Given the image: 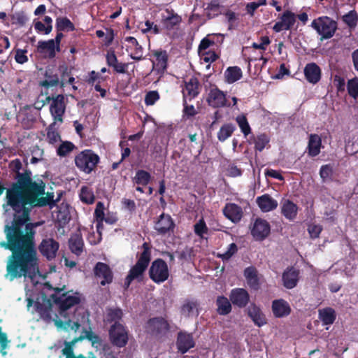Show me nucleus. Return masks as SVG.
Masks as SVG:
<instances>
[{
	"label": "nucleus",
	"instance_id": "obj_2",
	"mask_svg": "<svg viewBox=\"0 0 358 358\" xmlns=\"http://www.w3.org/2000/svg\"><path fill=\"white\" fill-rule=\"evenodd\" d=\"M15 178L16 182H13L6 191V196L10 197V201L13 204H18L19 199L22 201L34 189H38L40 179L33 180L31 172L29 170H26L24 173H17Z\"/></svg>",
	"mask_w": 358,
	"mask_h": 358
},
{
	"label": "nucleus",
	"instance_id": "obj_49",
	"mask_svg": "<svg viewBox=\"0 0 358 358\" xmlns=\"http://www.w3.org/2000/svg\"><path fill=\"white\" fill-rule=\"evenodd\" d=\"M76 148L75 145L70 141L62 142L57 149V154L59 157H66Z\"/></svg>",
	"mask_w": 358,
	"mask_h": 358
},
{
	"label": "nucleus",
	"instance_id": "obj_38",
	"mask_svg": "<svg viewBox=\"0 0 358 358\" xmlns=\"http://www.w3.org/2000/svg\"><path fill=\"white\" fill-rule=\"evenodd\" d=\"M242 76V70L236 66L228 67L224 72L225 80L228 83L236 82L241 78Z\"/></svg>",
	"mask_w": 358,
	"mask_h": 358
},
{
	"label": "nucleus",
	"instance_id": "obj_6",
	"mask_svg": "<svg viewBox=\"0 0 358 358\" xmlns=\"http://www.w3.org/2000/svg\"><path fill=\"white\" fill-rule=\"evenodd\" d=\"M74 161L76 167L80 171L90 174L99 163L100 157L93 150L86 149L76 155Z\"/></svg>",
	"mask_w": 358,
	"mask_h": 358
},
{
	"label": "nucleus",
	"instance_id": "obj_19",
	"mask_svg": "<svg viewBox=\"0 0 358 358\" xmlns=\"http://www.w3.org/2000/svg\"><path fill=\"white\" fill-rule=\"evenodd\" d=\"M229 299L234 306L245 308L250 301V295L243 288H234L230 292Z\"/></svg>",
	"mask_w": 358,
	"mask_h": 358
},
{
	"label": "nucleus",
	"instance_id": "obj_55",
	"mask_svg": "<svg viewBox=\"0 0 358 358\" xmlns=\"http://www.w3.org/2000/svg\"><path fill=\"white\" fill-rule=\"evenodd\" d=\"M208 227L203 219L199 220L194 226L195 234L201 238L203 236V234L208 233Z\"/></svg>",
	"mask_w": 358,
	"mask_h": 358
},
{
	"label": "nucleus",
	"instance_id": "obj_29",
	"mask_svg": "<svg viewBox=\"0 0 358 358\" xmlns=\"http://www.w3.org/2000/svg\"><path fill=\"white\" fill-rule=\"evenodd\" d=\"M322 148V138L315 134L309 136L308 143V154L311 157H315L320 153Z\"/></svg>",
	"mask_w": 358,
	"mask_h": 358
},
{
	"label": "nucleus",
	"instance_id": "obj_16",
	"mask_svg": "<svg viewBox=\"0 0 358 358\" xmlns=\"http://www.w3.org/2000/svg\"><path fill=\"white\" fill-rule=\"evenodd\" d=\"M164 11L166 15L162 14L161 19L163 28L166 31L176 29L182 22V17L171 8H166Z\"/></svg>",
	"mask_w": 358,
	"mask_h": 358
},
{
	"label": "nucleus",
	"instance_id": "obj_41",
	"mask_svg": "<svg viewBox=\"0 0 358 358\" xmlns=\"http://www.w3.org/2000/svg\"><path fill=\"white\" fill-rule=\"evenodd\" d=\"M236 130V126L232 123L224 124L217 132V138L220 141L224 142L228 138H229L234 131Z\"/></svg>",
	"mask_w": 358,
	"mask_h": 358
},
{
	"label": "nucleus",
	"instance_id": "obj_28",
	"mask_svg": "<svg viewBox=\"0 0 358 358\" xmlns=\"http://www.w3.org/2000/svg\"><path fill=\"white\" fill-rule=\"evenodd\" d=\"M256 201L262 212H269L278 206L277 201L268 194L258 196Z\"/></svg>",
	"mask_w": 358,
	"mask_h": 358
},
{
	"label": "nucleus",
	"instance_id": "obj_7",
	"mask_svg": "<svg viewBox=\"0 0 358 358\" xmlns=\"http://www.w3.org/2000/svg\"><path fill=\"white\" fill-rule=\"evenodd\" d=\"M150 278L156 284L166 281L170 275L167 263L161 258L155 259L149 268Z\"/></svg>",
	"mask_w": 358,
	"mask_h": 358
},
{
	"label": "nucleus",
	"instance_id": "obj_34",
	"mask_svg": "<svg viewBox=\"0 0 358 358\" xmlns=\"http://www.w3.org/2000/svg\"><path fill=\"white\" fill-rule=\"evenodd\" d=\"M319 319L323 325L332 324L336 319V313L334 308L327 307L319 310Z\"/></svg>",
	"mask_w": 358,
	"mask_h": 358
},
{
	"label": "nucleus",
	"instance_id": "obj_31",
	"mask_svg": "<svg viewBox=\"0 0 358 358\" xmlns=\"http://www.w3.org/2000/svg\"><path fill=\"white\" fill-rule=\"evenodd\" d=\"M70 250L77 256L82 254L84 247V241L80 234H73L69 240Z\"/></svg>",
	"mask_w": 358,
	"mask_h": 358
},
{
	"label": "nucleus",
	"instance_id": "obj_10",
	"mask_svg": "<svg viewBox=\"0 0 358 358\" xmlns=\"http://www.w3.org/2000/svg\"><path fill=\"white\" fill-rule=\"evenodd\" d=\"M168 321L162 317H155L148 320L145 325L146 331L153 336H161L169 331Z\"/></svg>",
	"mask_w": 358,
	"mask_h": 358
},
{
	"label": "nucleus",
	"instance_id": "obj_26",
	"mask_svg": "<svg viewBox=\"0 0 358 358\" xmlns=\"http://www.w3.org/2000/svg\"><path fill=\"white\" fill-rule=\"evenodd\" d=\"M37 50L40 54L46 55L49 59H52L56 55L57 46L53 39L48 41H40L38 42Z\"/></svg>",
	"mask_w": 358,
	"mask_h": 358
},
{
	"label": "nucleus",
	"instance_id": "obj_43",
	"mask_svg": "<svg viewBox=\"0 0 358 358\" xmlns=\"http://www.w3.org/2000/svg\"><path fill=\"white\" fill-rule=\"evenodd\" d=\"M296 15L291 10H285L280 17V21L285 27V30H289L296 22Z\"/></svg>",
	"mask_w": 358,
	"mask_h": 358
},
{
	"label": "nucleus",
	"instance_id": "obj_1",
	"mask_svg": "<svg viewBox=\"0 0 358 358\" xmlns=\"http://www.w3.org/2000/svg\"><path fill=\"white\" fill-rule=\"evenodd\" d=\"M7 204L16 213L22 215H15L11 224L4 227L6 241L0 243V246L12 252L7 264L6 271L10 280L22 276L33 278L39 271L38 259L35 248L34 229L29 220L32 208L28 203H23L19 199L18 204H13L10 197L6 196Z\"/></svg>",
	"mask_w": 358,
	"mask_h": 358
},
{
	"label": "nucleus",
	"instance_id": "obj_8",
	"mask_svg": "<svg viewBox=\"0 0 358 358\" xmlns=\"http://www.w3.org/2000/svg\"><path fill=\"white\" fill-rule=\"evenodd\" d=\"M311 27L321 36V39H328L334 36L337 24L330 17L324 16L315 19L311 23Z\"/></svg>",
	"mask_w": 358,
	"mask_h": 358
},
{
	"label": "nucleus",
	"instance_id": "obj_64",
	"mask_svg": "<svg viewBox=\"0 0 358 358\" xmlns=\"http://www.w3.org/2000/svg\"><path fill=\"white\" fill-rule=\"evenodd\" d=\"M215 41L209 38V36L203 38L199 45V52H203L206 51L210 46L213 45Z\"/></svg>",
	"mask_w": 358,
	"mask_h": 358
},
{
	"label": "nucleus",
	"instance_id": "obj_35",
	"mask_svg": "<svg viewBox=\"0 0 358 358\" xmlns=\"http://www.w3.org/2000/svg\"><path fill=\"white\" fill-rule=\"evenodd\" d=\"M199 303L194 299H185L183 304L180 308V313L186 317H190L194 310L196 312V315H199L198 307Z\"/></svg>",
	"mask_w": 358,
	"mask_h": 358
},
{
	"label": "nucleus",
	"instance_id": "obj_12",
	"mask_svg": "<svg viewBox=\"0 0 358 358\" xmlns=\"http://www.w3.org/2000/svg\"><path fill=\"white\" fill-rule=\"evenodd\" d=\"M48 100L52 99L50 106V111L53 117L55 122H63V115L65 113L66 105L64 102V96L62 94H58L55 97H47Z\"/></svg>",
	"mask_w": 358,
	"mask_h": 358
},
{
	"label": "nucleus",
	"instance_id": "obj_50",
	"mask_svg": "<svg viewBox=\"0 0 358 358\" xmlns=\"http://www.w3.org/2000/svg\"><path fill=\"white\" fill-rule=\"evenodd\" d=\"M334 170L331 164L322 165L320 170V176L323 182H329L332 180Z\"/></svg>",
	"mask_w": 358,
	"mask_h": 358
},
{
	"label": "nucleus",
	"instance_id": "obj_45",
	"mask_svg": "<svg viewBox=\"0 0 358 358\" xmlns=\"http://www.w3.org/2000/svg\"><path fill=\"white\" fill-rule=\"evenodd\" d=\"M45 79L40 82V85L45 88L57 86L60 84L59 77L57 74H49L47 71L45 73Z\"/></svg>",
	"mask_w": 358,
	"mask_h": 358
},
{
	"label": "nucleus",
	"instance_id": "obj_33",
	"mask_svg": "<svg viewBox=\"0 0 358 358\" xmlns=\"http://www.w3.org/2000/svg\"><path fill=\"white\" fill-rule=\"evenodd\" d=\"M230 299L224 296H218L215 301L217 313L220 315H227L231 312V304Z\"/></svg>",
	"mask_w": 358,
	"mask_h": 358
},
{
	"label": "nucleus",
	"instance_id": "obj_51",
	"mask_svg": "<svg viewBox=\"0 0 358 358\" xmlns=\"http://www.w3.org/2000/svg\"><path fill=\"white\" fill-rule=\"evenodd\" d=\"M343 21L350 27L355 28L357 26L358 17L357 12L352 10L343 16Z\"/></svg>",
	"mask_w": 358,
	"mask_h": 358
},
{
	"label": "nucleus",
	"instance_id": "obj_63",
	"mask_svg": "<svg viewBox=\"0 0 358 358\" xmlns=\"http://www.w3.org/2000/svg\"><path fill=\"white\" fill-rule=\"evenodd\" d=\"M59 70L61 71V81L60 85L63 87L64 85L65 82L71 75V71L69 69L67 66H61L59 67Z\"/></svg>",
	"mask_w": 358,
	"mask_h": 358
},
{
	"label": "nucleus",
	"instance_id": "obj_32",
	"mask_svg": "<svg viewBox=\"0 0 358 358\" xmlns=\"http://www.w3.org/2000/svg\"><path fill=\"white\" fill-rule=\"evenodd\" d=\"M199 82L196 77H192L189 81L185 83V87L183 90V96H189V99L195 98L199 94Z\"/></svg>",
	"mask_w": 358,
	"mask_h": 358
},
{
	"label": "nucleus",
	"instance_id": "obj_54",
	"mask_svg": "<svg viewBox=\"0 0 358 358\" xmlns=\"http://www.w3.org/2000/svg\"><path fill=\"white\" fill-rule=\"evenodd\" d=\"M348 92L354 99L358 97V78H355L349 80L347 85Z\"/></svg>",
	"mask_w": 358,
	"mask_h": 358
},
{
	"label": "nucleus",
	"instance_id": "obj_59",
	"mask_svg": "<svg viewBox=\"0 0 358 358\" xmlns=\"http://www.w3.org/2000/svg\"><path fill=\"white\" fill-rule=\"evenodd\" d=\"M106 60L107 65L111 68H113L119 62L114 50L107 52Z\"/></svg>",
	"mask_w": 358,
	"mask_h": 358
},
{
	"label": "nucleus",
	"instance_id": "obj_4",
	"mask_svg": "<svg viewBox=\"0 0 358 358\" xmlns=\"http://www.w3.org/2000/svg\"><path fill=\"white\" fill-rule=\"evenodd\" d=\"M38 189H34L22 201L23 203H28L31 208L49 206L53 208L57 203L59 201V198L54 199L53 192H46L45 182L43 180H39L38 185Z\"/></svg>",
	"mask_w": 358,
	"mask_h": 358
},
{
	"label": "nucleus",
	"instance_id": "obj_22",
	"mask_svg": "<svg viewBox=\"0 0 358 358\" xmlns=\"http://www.w3.org/2000/svg\"><path fill=\"white\" fill-rule=\"evenodd\" d=\"M299 278V271L293 266L288 267L282 273L283 285L287 289H292L297 285Z\"/></svg>",
	"mask_w": 358,
	"mask_h": 358
},
{
	"label": "nucleus",
	"instance_id": "obj_21",
	"mask_svg": "<svg viewBox=\"0 0 358 358\" xmlns=\"http://www.w3.org/2000/svg\"><path fill=\"white\" fill-rule=\"evenodd\" d=\"M176 345L178 350L182 354H185L194 347L195 342L191 334L180 331L178 334Z\"/></svg>",
	"mask_w": 358,
	"mask_h": 358
},
{
	"label": "nucleus",
	"instance_id": "obj_46",
	"mask_svg": "<svg viewBox=\"0 0 358 358\" xmlns=\"http://www.w3.org/2000/svg\"><path fill=\"white\" fill-rule=\"evenodd\" d=\"M236 121L245 137L251 134V127L245 115H240L236 117Z\"/></svg>",
	"mask_w": 358,
	"mask_h": 358
},
{
	"label": "nucleus",
	"instance_id": "obj_30",
	"mask_svg": "<svg viewBox=\"0 0 358 358\" xmlns=\"http://www.w3.org/2000/svg\"><path fill=\"white\" fill-rule=\"evenodd\" d=\"M299 208L292 201L285 200L281 206L282 215L289 220H294L297 215Z\"/></svg>",
	"mask_w": 358,
	"mask_h": 358
},
{
	"label": "nucleus",
	"instance_id": "obj_39",
	"mask_svg": "<svg viewBox=\"0 0 358 358\" xmlns=\"http://www.w3.org/2000/svg\"><path fill=\"white\" fill-rule=\"evenodd\" d=\"M77 341H78V339H73L71 342L65 343V348L64 349H62V354L66 357V358H86V357L82 354H80L78 356H75V355L73 353V345ZM88 358H96V357L94 355L93 352H90L89 353Z\"/></svg>",
	"mask_w": 358,
	"mask_h": 358
},
{
	"label": "nucleus",
	"instance_id": "obj_27",
	"mask_svg": "<svg viewBox=\"0 0 358 358\" xmlns=\"http://www.w3.org/2000/svg\"><path fill=\"white\" fill-rule=\"evenodd\" d=\"M155 61L153 68L159 73H163L167 68L168 54L166 50H156L153 52Z\"/></svg>",
	"mask_w": 358,
	"mask_h": 358
},
{
	"label": "nucleus",
	"instance_id": "obj_24",
	"mask_svg": "<svg viewBox=\"0 0 358 358\" xmlns=\"http://www.w3.org/2000/svg\"><path fill=\"white\" fill-rule=\"evenodd\" d=\"M304 75L308 83L316 84L321 78V69L315 63H309L304 68Z\"/></svg>",
	"mask_w": 358,
	"mask_h": 358
},
{
	"label": "nucleus",
	"instance_id": "obj_11",
	"mask_svg": "<svg viewBox=\"0 0 358 358\" xmlns=\"http://www.w3.org/2000/svg\"><path fill=\"white\" fill-rule=\"evenodd\" d=\"M59 243L53 238L45 237L38 245V249L41 255L48 261L54 259L58 252Z\"/></svg>",
	"mask_w": 358,
	"mask_h": 358
},
{
	"label": "nucleus",
	"instance_id": "obj_57",
	"mask_svg": "<svg viewBox=\"0 0 358 358\" xmlns=\"http://www.w3.org/2000/svg\"><path fill=\"white\" fill-rule=\"evenodd\" d=\"M1 322L2 320L0 319V323ZM9 342L10 341L8 339L6 334L2 332L1 327H0V352L1 353L2 355H6L7 354L5 350L8 348Z\"/></svg>",
	"mask_w": 358,
	"mask_h": 358
},
{
	"label": "nucleus",
	"instance_id": "obj_47",
	"mask_svg": "<svg viewBox=\"0 0 358 358\" xmlns=\"http://www.w3.org/2000/svg\"><path fill=\"white\" fill-rule=\"evenodd\" d=\"M105 207L102 202L99 201L94 210V216L96 220V230L99 231V226H102V222L105 218L104 213Z\"/></svg>",
	"mask_w": 358,
	"mask_h": 358
},
{
	"label": "nucleus",
	"instance_id": "obj_5",
	"mask_svg": "<svg viewBox=\"0 0 358 358\" xmlns=\"http://www.w3.org/2000/svg\"><path fill=\"white\" fill-rule=\"evenodd\" d=\"M64 288L65 286H64L62 288H53L55 293L51 294V298L53 301V303H55L58 306L59 311L61 315L73 306L80 303L79 293L76 292L75 295H69V292L61 293L64 289Z\"/></svg>",
	"mask_w": 358,
	"mask_h": 358
},
{
	"label": "nucleus",
	"instance_id": "obj_48",
	"mask_svg": "<svg viewBox=\"0 0 358 358\" xmlns=\"http://www.w3.org/2000/svg\"><path fill=\"white\" fill-rule=\"evenodd\" d=\"M80 199L85 203L92 204L94 201L95 196L92 189L84 186L80 189Z\"/></svg>",
	"mask_w": 358,
	"mask_h": 358
},
{
	"label": "nucleus",
	"instance_id": "obj_58",
	"mask_svg": "<svg viewBox=\"0 0 358 358\" xmlns=\"http://www.w3.org/2000/svg\"><path fill=\"white\" fill-rule=\"evenodd\" d=\"M27 20V17L23 13H16L12 16L13 24H18L21 27L25 25Z\"/></svg>",
	"mask_w": 358,
	"mask_h": 358
},
{
	"label": "nucleus",
	"instance_id": "obj_15",
	"mask_svg": "<svg viewBox=\"0 0 358 358\" xmlns=\"http://www.w3.org/2000/svg\"><path fill=\"white\" fill-rule=\"evenodd\" d=\"M269 223L262 218H257L251 229V234L256 241H262L270 234Z\"/></svg>",
	"mask_w": 358,
	"mask_h": 358
},
{
	"label": "nucleus",
	"instance_id": "obj_9",
	"mask_svg": "<svg viewBox=\"0 0 358 358\" xmlns=\"http://www.w3.org/2000/svg\"><path fill=\"white\" fill-rule=\"evenodd\" d=\"M108 336L113 345L124 348L129 341V332L127 327L120 322L114 323L108 330Z\"/></svg>",
	"mask_w": 358,
	"mask_h": 358
},
{
	"label": "nucleus",
	"instance_id": "obj_53",
	"mask_svg": "<svg viewBox=\"0 0 358 358\" xmlns=\"http://www.w3.org/2000/svg\"><path fill=\"white\" fill-rule=\"evenodd\" d=\"M220 6L218 3L211 2L206 8L207 13L206 17L208 19H213L219 15H222V12L220 10Z\"/></svg>",
	"mask_w": 358,
	"mask_h": 358
},
{
	"label": "nucleus",
	"instance_id": "obj_62",
	"mask_svg": "<svg viewBox=\"0 0 358 358\" xmlns=\"http://www.w3.org/2000/svg\"><path fill=\"white\" fill-rule=\"evenodd\" d=\"M27 50L17 49L15 52V59L17 63L22 64L28 61V57L26 55Z\"/></svg>",
	"mask_w": 358,
	"mask_h": 358
},
{
	"label": "nucleus",
	"instance_id": "obj_14",
	"mask_svg": "<svg viewBox=\"0 0 358 358\" xmlns=\"http://www.w3.org/2000/svg\"><path fill=\"white\" fill-rule=\"evenodd\" d=\"M175 226V222L171 215L162 213L155 222L154 229L158 234L164 236L173 233Z\"/></svg>",
	"mask_w": 358,
	"mask_h": 358
},
{
	"label": "nucleus",
	"instance_id": "obj_42",
	"mask_svg": "<svg viewBox=\"0 0 358 358\" xmlns=\"http://www.w3.org/2000/svg\"><path fill=\"white\" fill-rule=\"evenodd\" d=\"M152 176L149 172L145 170H138L136 173L133 181L138 185H147L151 180Z\"/></svg>",
	"mask_w": 358,
	"mask_h": 358
},
{
	"label": "nucleus",
	"instance_id": "obj_37",
	"mask_svg": "<svg viewBox=\"0 0 358 358\" xmlns=\"http://www.w3.org/2000/svg\"><path fill=\"white\" fill-rule=\"evenodd\" d=\"M250 143L255 144V149L259 152H262L266 145L269 143L270 139L265 134H259L257 136L252 135L248 139Z\"/></svg>",
	"mask_w": 358,
	"mask_h": 358
},
{
	"label": "nucleus",
	"instance_id": "obj_40",
	"mask_svg": "<svg viewBox=\"0 0 358 358\" xmlns=\"http://www.w3.org/2000/svg\"><path fill=\"white\" fill-rule=\"evenodd\" d=\"M55 27L57 31H73L76 29L73 23L66 17H57Z\"/></svg>",
	"mask_w": 358,
	"mask_h": 358
},
{
	"label": "nucleus",
	"instance_id": "obj_56",
	"mask_svg": "<svg viewBox=\"0 0 358 358\" xmlns=\"http://www.w3.org/2000/svg\"><path fill=\"white\" fill-rule=\"evenodd\" d=\"M159 94L157 91H150L145 94V103L146 106H152L159 99Z\"/></svg>",
	"mask_w": 358,
	"mask_h": 358
},
{
	"label": "nucleus",
	"instance_id": "obj_61",
	"mask_svg": "<svg viewBox=\"0 0 358 358\" xmlns=\"http://www.w3.org/2000/svg\"><path fill=\"white\" fill-rule=\"evenodd\" d=\"M34 28L38 33H43L48 34L52 29V26H46L41 21H37L34 23Z\"/></svg>",
	"mask_w": 358,
	"mask_h": 358
},
{
	"label": "nucleus",
	"instance_id": "obj_60",
	"mask_svg": "<svg viewBox=\"0 0 358 358\" xmlns=\"http://www.w3.org/2000/svg\"><path fill=\"white\" fill-rule=\"evenodd\" d=\"M322 231V227L318 224L310 225L308 228V231L311 238L315 239L320 236V233Z\"/></svg>",
	"mask_w": 358,
	"mask_h": 358
},
{
	"label": "nucleus",
	"instance_id": "obj_17",
	"mask_svg": "<svg viewBox=\"0 0 358 358\" xmlns=\"http://www.w3.org/2000/svg\"><path fill=\"white\" fill-rule=\"evenodd\" d=\"M94 273L96 277L102 278L100 282L102 286L113 282V272L110 266L106 263L97 262L94 268Z\"/></svg>",
	"mask_w": 358,
	"mask_h": 358
},
{
	"label": "nucleus",
	"instance_id": "obj_18",
	"mask_svg": "<svg viewBox=\"0 0 358 358\" xmlns=\"http://www.w3.org/2000/svg\"><path fill=\"white\" fill-rule=\"evenodd\" d=\"M223 215L233 223H238L243 215L242 208L234 203H227L222 209Z\"/></svg>",
	"mask_w": 358,
	"mask_h": 358
},
{
	"label": "nucleus",
	"instance_id": "obj_20",
	"mask_svg": "<svg viewBox=\"0 0 358 358\" xmlns=\"http://www.w3.org/2000/svg\"><path fill=\"white\" fill-rule=\"evenodd\" d=\"M208 104L213 108H220L226 106V95L217 87L210 90L207 99Z\"/></svg>",
	"mask_w": 358,
	"mask_h": 358
},
{
	"label": "nucleus",
	"instance_id": "obj_44",
	"mask_svg": "<svg viewBox=\"0 0 358 358\" xmlns=\"http://www.w3.org/2000/svg\"><path fill=\"white\" fill-rule=\"evenodd\" d=\"M123 317V312L120 308H108L107 310L106 320L109 323L120 322Z\"/></svg>",
	"mask_w": 358,
	"mask_h": 358
},
{
	"label": "nucleus",
	"instance_id": "obj_23",
	"mask_svg": "<svg viewBox=\"0 0 358 358\" xmlns=\"http://www.w3.org/2000/svg\"><path fill=\"white\" fill-rule=\"evenodd\" d=\"M271 308L274 316L278 318L286 317L291 313L289 303L282 299L273 301Z\"/></svg>",
	"mask_w": 358,
	"mask_h": 358
},
{
	"label": "nucleus",
	"instance_id": "obj_13",
	"mask_svg": "<svg viewBox=\"0 0 358 358\" xmlns=\"http://www.w3.org/2000/svg\"><path fill=\"white\" fill-rule=\"evenodd\" d=\"M52 302L51 296L48 298L45 294H42L35 302L36 311L45 320H50L52 318Z\"/></svg>",
	"mask_w": 358,
	"mask_h": 358
},
{
	"label": "nucleus",
	"instance_id": "obj_52",
	"mask_svg": "<svg viewBox=\"0 0 358 358\" xmlns=\"http://www.w3.org/2000/svg\"><path fill=\"white\" fill-rule=\"evenodd\" d=\"M238 251L237 245L234 243H231L229 245L227 250L222 254L218 253L217 257L220 258L223 262L229 260Z\"/></svg>",
	"mask_w": 358,
	"mask_h": 358
},
{
	"label": "nucleus",
	"instance_id": "obj_3",
	"mask_svg": "<svg viewBox=\"0 0 358 358\" xmlns=\"http://www.w3.org/2000/svg\"><path fill=\"white\" fill-rule=\"evenodd\" d=\"M141 248L143 251L136 255L137 261L130 268L128 275L124 282V289H128L133 280L141 282L143 275L151 261V246L150 243L145 242Z\"/></svg>",
	"mask_w": 358,
	"mask_h": 358
},
{
	"label": "nucleus",
	"instance_id": "obj_25",
	"mask_svg": "<svg viewBox=\"0 0 358 358\" xmlns=\"http://www.w3.org/2000/svg\"><path fill=\"white\" fill-rule=\"evenodd\" d=\"M248 313L255 325L260 327L267 323L265 315L263 313L260 308L255 303H252L248 308Z\"/></svg>",
	"mask_w": 358,
	"mask_h": 358
},
{
	"label": "nucleus",
	"instance_id": "obj_36",
	"mask_svg": "<svg viewBox=\"0 0 358 358\" xmlns=\"http://www.w3.org/2000/svg\"><path fill=\"white\" fill-rule=\"evenodd\" d=\"M83 333L84 335H81L80 337L76 338L75 339H78V341L87 339L91 342L92 346L97 350L102 346L103 341L99 335L91 330H85Z\"/></svg>",
	"mask_w": 358,
	"mask_h": 358
}]
</instances>
